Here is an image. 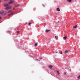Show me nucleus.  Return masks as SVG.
<instances>
[{"instance_id": "28", "label": "nucleus", "mask_w": 80, "mask_h": 80, "mask_svg": "<svg viewBox=\"0 0 80 80\" xmlns=\"http://www.w3.org/2000/svg\"><path fill=\"white\" fill-rule=\"evenodd\" d=\"M0 2H1V1H0Z\"/></svg>"}, {"instance_id": "7", "label": "nucleus", "mask_w": 80, "mask_h": 80, "mask_svg": "<svg viewBox=\"0 0 80 80\" xmlns=\"http://www.w3.org/2000/svg\"><path fill=\"white\" fill-rule=\"evenodd\" d=\"M3 13H4V11H2L0 12V15H1V14H2Z\"/></svg>"}, {"instance_id": "11", "label": "nucleus", "mask_w": 80, "mask_h": 80, "mask_svg": "<svg viewBox=\"0 0 80 80\" xmlns=\"http://www.w3.org/2000/svg\"><path fill=\"white\" fill-rule=\"evenodd\" d=\"M50 30H46V32H50Z\"/></svg>"}, {"instance_id": "23", "label": "nucleus", "mask_w": 80, "mask_h": 80, "mask_svg": "<svg viewBox=\"0 0 80 80\" xmlns=\"http://www.w3.org/2000/svg\"><path fill=\"white\" fill-rule=\"evenodd\" d=\"M55 53H58V52H55Z\"/></svg>"}, {"instance_id": "22", "label": "nucleus", "mask_w": 80, "mask_h": 80, "mask_svg": "<svg viewBox=\"0 0 80 80\" xmlns=\"http://www.w3.org/2000/svg\"><path fill=\"white\" fill-rule=\"evenodd\" d=\"M42 6H43V7H45V5L43 4L42 5Z\"/></svg>"}, {"instance_id": "21", "label": "nucleus", "mask_w": 80, "mask_h": 80, "mask_svg": "<svg viewBox=\"0 0 80 80\" xmlns=\"http://www.w3.org/2000/svg\"><path fill=\"white\" fill-rule=\"evenodd\" d=\"M2 19V17H0V19Z\"/></svg>"}, {"instance_id": "15", "label": "nucleus", "mask_w": 80, "mask_h": 80, "mask_svg": "<svg viewBox=\"0 0 80 80\" xmlns=\"http://www.w3.org/2000/svg\"><path fill=\"white\" fill-rule=\"evenodd\" d=\"M77 25H76L75 26L73 27V28H77Z\"/></svg>"}, {"instance_id": "17", "label": "nucleus", "mask_w": 80, "mask_h": 80, "mask_svg": "<svg viewBox=\"0 0 80 80\" xmlns=\"http://www.w3.org/2000/svg\"><path fill=\"white\" fill-rule=\"evenodd\" d=\"M62 51H61V53H60V54H61V55H62Z\"/></svg>"}, {"instance_id": "13", "label": "nucleus", "mask_w": 80, "mask_h": 80, "mask_svg": "<svg viewBox=\"0 0 80 80\" xmlns=\"http://www.w3.org/2000/svg\"><path fill=\"white\" fill-rule=\"evenodd\" d=\"M55 38H56V40H57V39H58V37H57V36H55Z\"/></svg>"}, {"instance_id": "26", "label": "nucleus", "mask_w": 80, "mask_h": 80, "mask_svg": "<svg viewBox=\"0 0 80 80\" xmlns=\"http://www.w3.org/2000/svg\"><path fill=\"white\" fill-rule=\"evenodd\" d=\"M5 1H7V0H4Z\"/></svg>"}, {"instance_id": "4", "label": "nucleus", "mask_w": 80, "mask_h": 80, "mask_svg": "<svg viewBox=\"0 0 80 80\" xmlns=\"http://www.w3.org/2000/svg\"><path fill=\"white\" fill-rule=\"evenodd\" d=\"M63 38H64V40H67V36L64 37H63Z\"/></svg>"}, {"instance_id": "25", "label": "nucleus", "mask_w": 80, "mask_h": 80, "mask_svg": "<svg viewBox=\"0 0 80 80\" xmlns=\"http://www.w3.org/2000/svg\"><path fill=\"white\" fill-rule=\"evenodd\" d=\"M13 8V9H15V8Z\"/></svg>"}, {"instance_id": "19", "label": "nucleus", "mask_w": 80, "mask_h": 80, "mask_svg": "<svg viewBox=\"0 0 80 80\" xmlns=\"http://www.w3.org/2000/svg\"><path fill=\"white\" fill-rule=\"evenodd\" d=\"M29 25H31V22H29Z\"/></svg>"}, {"instance_id": "8", "label": "nucleus", "mask_w": 80, "mask_h": 80, "mask_svg": "<svg viewBox=\"0 0 80 80\" xmlns=\"http://www.w3.org/2000/svg\"><path fill=\"white\" fill-rule=\"evenodd\" d=\"M37 45H38V43L36 42L35 43L34 46L35 47H36V46H37Z\"/></svg>"}, {"instance_id": "14", "label": "nucleus", "mask_w": 80, "mask_h": 80, "mask_svg": "<svg viewBox=\"0 0 80 80\" xmlns=\"http://www.w3.org/2000/svg\"><path fill=\"white\" fill-rule=\"evenodd\" d=\"M53 66H52V65H50V66H49V67L50 68H52V67Z\"/></svg>"}, {"instance_id": "3", "label": "nucleus", "mask_w": 80, "mask_h": 80, "mask_svg": "<svg viewBox=\"0 0 80 80\" xmlns=\"http://www.w3.org/2000/svg\"><path fill=\"white\" fill-rule=\"evenodd\" d=\"M11 8V7H7L5 8V10H9V9H10Z\"/></svg>"}, {"instance_id": "24", "label": "nucleus", "mask_w": 80, "mask_h": 80, "mask_svg": "<svg viewBox=\"0 0 80 80\" xmlns=\"http://www.w3.org/2000/svg\"><path fill=\"white\" fill-rule=\"evenodd\" d=\"M40 60H42V58H40Z\"/></svg>"}, {"instance_id": "2", "label": "nucleus", "mask_w": 80, "mask_h": 80, "mask_svg": "<svg viewBox=\"0 0 80 80\" xmlns=\"http://www.w3.org/2000/svg\"><path fill=\"white\" fill-rule=\"evenodd\" d=\"M14 2V1H13V0H11L8 2V3L9 4H11V3H13Z\"/></svg>"}, {"instance_id": "1", "label": "nucleus", "mask_w": 80, "mask_h": 80, "mask_svg": "<svg viewBox=\"0 0 80 80\" xmlns=\"http://www.w3.org/2000/svg\"><path fill=\"white\" fill-rule=\"evenodd\" d=\"M8 13H11L10 14H8V16H10L11 15H12L13 14L12 13V11L10 10L8 12Z\"/></svg>"}, {"instance_id": "10", "label": "nucleus", "mask_w": 80, "mask_h": 80, "mask_svg": "<svg viewBox=\"0 0 80 80\" xmlns=\"http://www.w3.org/2000/svg\"><path fill=\"white\" fill-rule=\"evenodd\" d=\"M4 6H5V7H8V5L7 4H4Z\"/></svg>"}, {"instance_id": "9", "label": "nucleus", "mask_w": 80, "mask_h": 80, "mask_svg": "<svg viewBox=\"0 0 80 80\" xmlns=\"http://www.w3.org/2000/svg\"><path fill=\"white\" fill-rule=\"evenodd\" d=\"M68 52H69V50H66L65 52V53H68Z\"/></svg>"}, {"instance_id": "12", "label": "nucleus", "mask_w": 80, "mask_h": 80, "mask_svg": "<svg viewBox=\"0 0 80 80\" xmlns=\"http://www.w3.org/2000/svg\"><path fill=\"white\" fill-rule=\"evenodd\" d=\"M56 71L57 72V73L58 75H60V72H59V71Z\"/></svg>"}, {"instance_id": "5", "label": "nucleus", "mask_w": 80, "mask_h": 80, "mask_svg": "<svg viewBox=\"0 0 80 80\" xmlns=\"http://www.w3.org/2000/svg\"><path fill=\"white\" fill-rule=\"evenodd\" d=\"M67 1L68 2H69V3H70L72 2V0H67Z\"/></svg>"}, {"instance_id": "6", "label": "nucleus", "mask_w": 80, "mask_h": 80, "mask_svg": "<svg viewBox=\"0 0 80 80\" xmlns=\"http://www.w3.org/2000/svg\"><path fill=\"white\" fill-rule=\"evenodd\" d=\"M56 10H57L58 12H60V10L59 9V8H57L56 9Z\"/></svg>"}, {"instance_id": "18", "label": "nucleus", "mask_w": 80, "mask_h": 80, "mask_svg": "<svg viewBox=\"0 0 80 80\" xmlns=\"http://www.w3.org/2000/svg\"><path fill=\"white\" fill-rule=\"evenodd\" d=\"M17 33H20V31H18Z\"/></svg>"}, {"instance_id": "20", "label": "nucleus", "mask_w": 80, "mask_h": 80, "mask_svg": "<svg viewBox=\"0 0 80 80\" xmlns=\"http://www.w3.org/2000/svg\"><path fill=\"white\" fill-rule=\"evenodd\" d=\"M64 75H65L66 74V72H65L64 73Z\"/></svg>"}, {"instance_id": "16", "label": "nucleus", "mask_w": 80, "mask_h": 80, "mask_svg": "<svg viewBox=\"0 0 80 80\" xmlns=\"http://www.w3.org/2000/svg\"><path fill=\"white\" fill-rule=\"evenodd\" d=\"M78 79H80V75L78 76Z\"/></svg>"}, {"instance_id": "27", "label": "nucleus", "mask_w": 80, "mask_h": 80, "mask_svg": "<svg viewBox=\"0 0 80 80\" xmlns=\"http://www.w3.org/2000/svg\"><path fill=\"white\" fill-rule=\"evenodd\" d=\"M70 71H71V69H70Z\"/></svg>"}]
</instances>
